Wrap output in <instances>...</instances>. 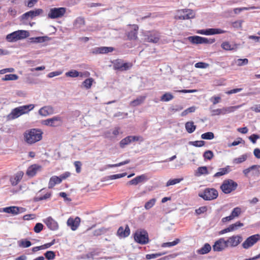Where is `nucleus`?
<instances>
[{
  "label": "nucleus",
  "mask_w": 260,
  "mask_h": 260,
  "mask_svg": "<svg viewBox=\"0 0 260 260\" xmlns=\"http://www.w3.org/2000/svg\"><path fill=\"white\" fill-rule=\"evenodd\" d=\"M44 225L41 223H37L36 224L34 230L36 233H39L43 229Z\"/></svg>",
  "instance_id": "obj_63"
},
{
  "label": "nucleus",
  "mask_w": 260,
  "mask_h": 260,
  "mask_svg": "<svg viewBox=\"0 0 260 260\" xmlns=\"http://www.w3.org/2000/svg\"><path fill=\"white\" fill-rule=\"evenodd\" d=\"M85 24L84 18L79 17L76 18L74 22V26L76 28H79L83 26Z\"/></svg>",
  "instance_id": "obj_34"
},
{
  "label": "nucleus",
  "mask_w": 260,
  "mask_h": 260,
  "mask_svg": "<svg viewBox=\"0 0 260 260\" xmlns=\"http://www.w3.org/2000/svg\"><path fill=\"white\" fill-rule=\"evenodd\" d=\"M29 36V33L28 31L18 30L7 35L6 40L10 42H15L18 40L24 39Z\"/></svg>",
  "instance_id": "obj_3"
},
{
  "label": "nucleus",
  "mask_w": 260,
  "mask_h": 260,
  "mask_svg": "<svg viewBox=\"0 0 260 260\" xmlns=\"http://www.w3.org/2000/svg\"><path fill=\"white\" fill-rule=\"evenodd\" d=\"M230 167L229 166H227L225 168H220L219 169V171L217 172L216 173H215L213 177L214 178L219 177L220 176L227 174L228 173H229L230 172Z\"/></svg>",
  "instance_id": "obj_30"
},
{
  "label": "nucleus",
  "mask_w": 260,
  "mask_h": 260,
  "mask_svg": "<svg viewBox=\"0 0 260 260\" xmlns=\"http://www.w3.org/2000/svg\"><path fill=\"white\" fill-rule=\"evenodd\" d=\"M80 73L76 71V70H71L66 73V76L67 77H77L79 76Z\"/></svg>",
  "instance_id": "obj_50"
},
{
  "label": "nucleus",
  "mask_w": 260,
  "mask_h": 260,
  "mask_svg": "<svg viewBox=\"0 0 260 260\" xmlns=\"http://www.w3.org/2000/svg\"><path fill=\"white\" fill-rule=\"evenodd\" d=\"M18 245L20 247L27 248L31 245V243L26 239H22L18 241Z\"/></svg>",
  "instance_id": "obj_38"
},
{
  "label": "nucleus",
  "mask_w": 260,
  "mask_h": 260,
  "mask_svg": "<svg viewBox=\"0 0 260 260\" xmlns=\"http://www.w3.org/2000/svg\"><path fill=\"white\" fill-rule=\"evenodd\" d=\"M18 79V76L16 74H7L3 77V81L16 80Z\"/></svg>",
  "instance_id": "obj_42"
},
{
  "label": "nucleus",
  "mask_w": 260,
  "mask_h": 260,
  "mask_svg": "<svg viewBox=\"0 0 260 260\" xmlns=\"http://www.w3.org/2000/svg\"><path fill=\"white\" fill-rule=\"evenodd\" d=\"M214 156L213 152L211 150H207L203 154L205 159L211 160Z\"/></svg>",
  "instance_id": "obj_53"
},
{
  "label": "nucleus",
  "mask_w": 260,
  "mask_h": 260,
  "mask_svg": "<svg viewBox=\"0 0 260 260\" xmlns=\"http://www.w3.org/2000/svg\"><path fill=\"white\" fill-rule=\"evenodd\" d=\"M28 39L29 42L30 43H40L49 41L50 38L47 36H42L29 38Z\"/></svg>",
  "instance_id": "obj_27"
},
{
  "label": "nucleus",
  "mask_w": 260,
  "mask_h": 260,
  "mask_svg": "<svg viewBox=\"0 0 260 260\" xmlns=\"http://www.w3.org/2000/svg\"><path fill=\"white\" fill-rule=\"evenodd\" d=\"M180 240L179 239L177 238V239H176L173 242L163 243L161 244V247H171L174 246L175 245H176L180 242Z\"/></svg>",
  "instance_id": "obj_39"
},
{
  "label": "nucleus",
  "mask_w": 260,
  "mask_h": 260,
  "mask_svg": "<svg viewBox=\"0 0 260 260\" xmlns=\"http://www.w3.org/2000/svg\"><path fill=\"white\" fill-rule=\"evenodd\" d=\"M156 200L155 198L151 199L149 201L147 202L144 206L146 210H149L155 204Z\"/></svg>",
  "instance_id": "obj_44"
},
{
  "label": "nucleus",
  "mask_w": 260,
  "mask_h": 260,
  "mask_svg": "<svg viewBox=\"0 0 260 260\" xmlns=\"http://www.w3.org/2000/svg\"><path fill=\"white\" fill-rule=\"evenodd\" d=\"M44 255L46 259L48 260H51L54 258L55 254L54 252L52 251H47L45 254Z\"/></svg>",
  "instance_id": "obj_56"
},
{
  "label": "nucleus",
  "mask_w": 260,
  "mask_h": 260,
  "mask_svg": "<svg viewBox=\"0 0 260 260\" xmlns=\"http://www.w3.org/2000/svg\"><path fill=\"white\" fill-rule=\"evenodd\" d=\"M241 213V209L239 207H236L234 208L232 211L230 215L232 216L233 219L235 217H238Z\"/></svg>",
  "instance_id": "obj_45"
},
{
  "label": "nucleus",
  "mask_w": 260,
  "mask_h": 260,
  "mask_svg": "<svg viewBox=\"0 0 260 260\" xmlns=\"http://www.w3.org/2000/svg\"><path fill=\"white\" fill-rule=\"evenodd\" d=\"M38 194L34 198V200L35 202H38L44 200H46L51 196V192H47L44 195L38 196Z\"/></svg>",
  "instance_id": "obj_37"
},
{
  "label": "nucleus",
  "mask_w": 260,
  "mask_h": 260,
  "mask_svg": "<svg viewBox=\"0 0 260 260\" xmlns=\"http://www.w3.org/2000/svg\"><path fill=\"white\" fill-rule=\"evenodd\" d=\"M260 166L259 165H253L247 169H246L243 171V174L245 176H247L248 173L252 170H256L255 173H253V175L258 177L260 175L259 171Z\"/></svg>",
  "instance_id": "obj_25"
},
{
  "label": "nucleus",
  "mask_w": 260,
  "mask_h": 260,
  "mask_svg": "<svg viewBox=\"0 0 260 260\" xmlns=\"http://www.w3.org/2000/svg\"><path fill=\"white\" fill-rule=\"evenodd\" d=\"M186 131L189 133H192L196 129V125L194 124L193 121H188L185 124Z\"/></svg>",
  "instance_id": "obj_32"
},
{
  "label": "nucleus",
  "mask_w": 260,
  "mask_h": 260,
  "mask_svg": "<svg viewBox=\"0 0 260 260\" xmlns=\"http://www.w3.org/2000/svg\"><path fill=\"white\" fill-rule=\"evenodd\" d=\"M62 118L59 116H55L51 118L45 120L43 124L52 127L60 125L62 123Z\"/></svg>",
  "instance_id": "obj_13"
},
{
  "label": "nucleus",
  "mask_w": 260,
  "mask_h": 260,
  "mask_svg": "<svg viewBox=\"0 0 260 260\" xmlns=\"http://www.w3.org/2000/svg\"><path fill=\"white\" fill-rule=\"evenodd\" d=\"M189 145L193 146L194 147H201L205 145V142L203 140L191 141L189 142Z\"/></svg>",
  "instance_id": "obj_47"
},
{
  "label": "nucleus",
  "mask_w": 260,
  "mask_h": 260,
  "mask_svg": "<svg viewBox=\"0 0 260 260\" xmlns=\"http://www.w3.org/2000/svg\"><path fill=\"white\" fill-rule=\"evenodd\" d=\"M214 137V135L212 132H207L201 135V138L204 140H212Z\"/></svg>",
  "instance_id": "obj_46"
},
{
  "label": "nucleus",
  "mask_w": 260,
  "mask_h": 260,
  "mask_svg": "<svg viewBox=\"0 0 260 260\" xmlns=\"http://www.w3.org/2000/svg\"><path fill=\"white\" fill-rule=\"evenodd\" d=\"M218 192L214 188H206L203 192L199 193V196L205 201H211L216 199L218 197Z\"/></svg>",
  "instance_id": "obj_6"
},
{
  "label": "nucleus",
  "mask_w": 260,
  "mask_h": 260,
  "mask_svg": "<svg viewBox=\"0 0 260 260\" xmlns=\"http://www.w3.org/2000/svg\"><path fill=\"white\" fill-rule=\"evenodd\" d=\"M139 140V137L138 136H128L120 141L119 145L121 148H123L132 142L138 141Z\"/></svg>",
  "instance_id": "obj_19"
},
{
  "label": "nucleus",
  "mask_w": 260,
  "mask_h": 260,
  "mask_svg": "<svg viewBox=\"0 0 260 260\" xmlns=\"http://www.w3.org/2000/svg\"><path fill=\"white\" fill-rule=\"evenodd\" d=\"M238 186V184L232 179H226L223 181L220 188L225 194L231 193L235 190Z\"/></svg>",
  "instance_id": "obj_7"
},
{
  "label": "nucleus",
  "mask_w": 260,
  "mask_h": 260,
  "mask_svg": "<svg viewBox=\"0 0 260 260\" xmlns=\"http://www.w3.org/2000/svg\"><path fill=\"white\" fill-rule=\"evenodd\" d=\"M43 132L40 129L31 128L26 131L23 135L25 141L32 144L40 141L42 139Z\"/></svg>",
  "instance_id": "obj_1"
},
{
  "label": "nucleus",
  "mask_w": 260,
  "mask_h": 260,
  "mask_svg": "<svg viewBox=\"0 0 260 260\" xmlns=\"http://www.w3.org/2000/svg\"><path fill=\"white\" fill-rule=\"evenodd\" d=\"M187 39L192 44H212L215 42V39H208L202 37L194 36L187 37Z\"/></svg>",
  "instance_id": "obj_8"
},
{
  "label": "nucleus",
  "mask_w": 260,
  "mask_h": 260,
  "mask_svg": "<svg viewBox=\"0 0 260 260\" xmlns=\"http://www.w3.org/2000/svg\"><path fill=\"white\" fill-rule=\"evenodd\" d=\"M165 253L156 252L155 253L148 254L146 255V258L147 259L156 258L159 256L164 255Z\"/></svg>",
  "instance_id": "obj_48"
},
{
  "label": "nucleus",
  "mask_w": 260,
  "mask_h": 260,
  "mask_svg": "<svg viewBox=\"0 0 260 260\" xmlns=\"http://www.w3.org/2000/svg\"><path fill=\"white\" fill-rule=\"evenodd\" d=\"M148 178L145 174H142L132 179L128 182V183L131 185H136L139 183L144 182L148 180Z\"/></svg>",
  "instance_id": "obj_22"
},
{
  "label": "nucleus",
  "mask_w": 260,
  "mask_h": 260,
  "mask_svg": "<svg viewBox=\"0 0 260 260\" xmlns=\"http://www.w3.org/2000/svg\"><path fill=\"white\" fill-rule=\"evenodd\" d=\"M35 108V105L29 104L18 107L13 109L11 112L8 115L9 119H16L21 115L28 113Z\"/></svg>",
  "instance_id": "obj_2"
},
{
  "label": "nucleus",
  "mask_w": 260,
  "mask_h": 260,
  "mask_svg": "<svg viewBox=\"0 0 260 260\" xmlns=\"http://www.w3.org/2000/svg\"><path fill=\"white\" fill-rule=\"evenodd\" d=\"M255 9V7H249V8H247V7H242V8H235L234 9V12L235 13V14H239L240 13H241L242 11H244V10H249L250 9Z\"/></svg>",
  "instance_id": "obj_54"
},
{
  "label": "nucleus",
  "mask_w": 260,
  "mask_h": 260,
  "mask_svg": "<svg viewBox=\"0 0 260 260\" xmlns=\"http://www.w3.org/2000/svg\"><path fill=\"white\" fill-rule=\"evenodd\" d=\"M207 211V206H202L195 210V212L197 215H200L206 212Z\"/></svg>",
  "instance_id": "obj_64"
},
{
  "label": "nucleus",
  "mask_w": 260,
  "mask_h": 260,
  "mask_svg": "<svg viewBox=\"0 0 260 260\" xmlns=\"http://www.w3.org/2000/svg\"><path fill=\"white\" fill-rule=\"evenodd\" d=\"M43 221L50 230L55 231L58 228V224L57 222L51 217H47L44 219Z\"/></svg>",
  "instance_id": "obj_20"
},
{
  "label": "nucleus",
  "mask_w": 260,
  "mask_h": 260,
  "mask_svg": "<svg viewBox=\"0 0 260 260\" xmlns=\"http://www.w3.org/2000/svg\"><path fill=\"white\" fill-rule=\"evenodd\" d=\"M242 240L243 238L241 236L236 235L233 236L229 238V239L225 241L228 247L229 246L236 247L242 241Z\"/></svg>",
  "instance_id": "obj_16"
},
{
  "label": "nucleus",
  "mask_w": 260,
  "mask_h": 260,
  "mask_svg": "<svg viewBox=\"0 0 260 260\" xmlns=\"http://www.w3.org/2000/svg\"><path fill=\"white\" fill-rule=\"evenodd\" d=\"M227 247L226 241L222 238L215 242L213 246V249L215 251H221Z\"/></svg>",
  "instance_id": "obj_18"
},
{
  "label": "nucleus",
  "mask_w": 260,
  "mask_h": 260,
  "mask_svg": "<svg viewBox=\"0 0 260 260\" xmlns=\"http://www.w3.org/2000/svg\"><path fill=\"white\" fill-rule=\"evenodd\" d=\"M134 240L138 243L146 244L149 242L148 234L144 229H138L134 235Z\"/></svg>",
  "instance_id": "obj_4"
},
{
  "label": "nucleus",
  "mask_w": 260,
  "mask_h": 260,
  "mask_svg": "<svg viewBox=\"0 0 260 260\" xmlns=\"http://www.w3.org/2000/svg\"><path fill=\"white\" fill-rule=\"evenodd\" d=\"M66 12V9L63 7L51 8L48 14V17L50 19L60 18L63 16Z\"/></svg>",
  "instance_id": "obj_9"
},
{
  "label": "nucleus",
  "mask_w": 260,
  "mask_h": 260,
  "mask_svg": "<svg viewBox=\"0 0 260 260\" xmlns=\"http://www.w3.org/2000/svg\"><path fill=\"white\" fill-rule=\"evenodd\" d=\"M93 81L92 78H88L83 82L82 84L86 89H89L92 85Z\"/></svg>",
  "instance_id": "obj_49"
},
{
  "label": "nucleus",
  "mask_w": 260,
  "mask_h": 260,
  "mask_svg": "<svg viewBox=\"0 0 260 260\" xmlns=\"http://www.w3.org/2000/svg\"><path fill=\"white\" fill-rule=\"evenodd\" d=\"M211 250V247L209 243H205L203 247L198 249L197 252L200 254H205L208 253Z\"/></svg>",
  "instance_id": "obj_31"
},
{
  "label": "nucleus",
  "mask_w": 260,
  "mask_h": 260,
  "mask_svg": "<svg viewBox=\"0 0 260 260\" xmlns=\"http://www.w3.org/2000/svg\"><path fill=\"white\" fill-rule=\"evenodd\" d=\"M242 107V105L230 106L228 107H223L221 109H212V107H210V110L212 113L211 115L212 116L220 115H225L226 114L234 112L236 110Z\"/></svg>",
  "instance_id": "obj_5"
},
{
  "label": "nucleus",
  "mask_w": 260,
  "mask_h": 260,
  "mask_svg": "<svg viewBox=\"0 0 260 260\" xmlns=\"http://www.w3.org/2000/svg\"><path fill=\"white\" fill-rule=\"evenodd\" d=\"M179 255L180 254L178 253H172L159 258L158 260H170L171 259L176 258V257Z\"/></svg>",
  "instance_id": "obj_51"
},
{
  "label": "nucleus",
  "mask_w": 260,
  "mask_h": 260,
  "mask_svg": "<svg viewBox=\"0 0 260 260\" xmlns=\"http://www.w3.org/2000/svg\"><path fill=\"white\" fill-rule=\"evenodd\" d=\"M23 209V208H19L16 206H10L3 208V211L6 213L16 215L18 214L20 210H22Z\"/></svg>",
  "instance_id": "obj_26"
},
{
  "label": "nucleus",
  "mask_w": 260,
  "mask_h": 260,
  "mask_svg": "<svg viewBox=\"0 0 260 260\" xmlns=\"http://www.w3.org/2000/svg\"><path fill=\"white\" fill-rule=\"evenodd\" d=\"M61 181V178L60 177L56 176L51 177L48 184L49 188H52L56 184L60 183Z\"/></svg>",
  "instance_id": "obj_28"
},
{
  "label": "nucleus",
  "mask_w": 260,
  "mask_h": 260,
  "mask_svg": "<svg viewBox=\"0 0 260 260\" xmlns=\"http://www.w3.org/2000/svg\"><path fill=\"white\" fill-rule=\"evenodd\" d=\"M41 168V167L40 165L36 164L32 165L28 168L26 174L29 177H33Z\"/></svg>",
  "instance_id": "obj_24"
},
{
  "label": "nucleus",
  "mask_w": 260,
  "mask_h": 260,
  "mask_svg": "<svg viewBox=\"0 0 260 260\" xmlns=\"http://www.w3.org/2000/svg\"><path fill=\"white\" fill-rule=\"evenodd\" d=\"M178 19L181 20L190 19L195 17V13L192 10L185 9L178 11Z\"/></svg>",
  "instance_id": "obj_10"
},
{
  "label": "nucleus",
  "mask_w": 260,
  "mask_h": 260,
  "mask_svg": "<svg viewBox=\"0 0 260 260\" xmlns=\"http://www.w3.org/2000/svg\"><path fill=\"white\" fill-rule=\"evenodd\" d=\"M132 29L125 32V36L127 37L126 40L129 41L136 40L138 39L137 35L139 26L137 24L132 25Z\"/></svg>",
  "instance_id": "obj_14"
},
{
  "label": "nucleus",
  "mask_w": 260,
  "mask_h": 260,
  "mask_svg": "<svg viewBox=\"0 0 260 260\" xmlns=\"http://www.w3.org/2000/svg\"><path fill=\"white\" fill-rule=\"evenodd\" d=\"M146 37V41L150 43H156L160 39L159 33L155 30L148 32Z\"/></svg>",
  "instance_id": "obj_17"
},
{
  "label": "nucleus",
  "mask_w": 260,
  "mask_h": 260,
  "mask_svg": "<svg viewBox=\"0 0 260 260\" xmlns=\"http://www.w3.org/2000/svg\"><path fill=\"white\" fill-rule=\"evenodd\" d=\"M174 99V96L169 92L164 94L160 98V100L163 102H168Z\"/></svg>",
  "instance_id": "obj_41"
},
{
  "label": "nucleus",
  "mask_w": 260,
  "mask_h": 260,
  "mask_svg": "<svg viewBox=\"0 0 260 260\" xmlns=\"http://www.w3.org/2000/svg\"><path fill=\"white\" fill-rule=\"evenodd\" d=\"M114 50V48L112 47H100V54H105L109 52H111Z\"/></svg>",
  "instance_id": "obj_43"
},
{
  "label": "nucleus",
  "mask_w": 260,
  "mask_h": 260,
  "mask_svg": "<svg viewBox=\"0 0 260 260\" xmlns=\"http://www.w3.org/2000/svg\"><path fill=\"white\" fill-rule=\"evenodd\" d=\"M235 62L238 66H243L246 65L248 63V59L247 58H239L235 60Z\"/></svg>",
  "instance_id": "obj_52"
},
{
  "label": "nucleus",
  "mask_w": 260,
  "mask_h": 260,
  "mask_svg": "<svg viewBox=\"0 0 260 260\" xmlns=\"http://www.w3.org/2000/svg\"><path fill=\"white\" fill-rule=\"evenodd\" d=\"M126 175V173H123L122 174H115V175H111L110 176H108V178L109 179L113 180V179H116L118 178H120L122 177H123Z\"/></svg>",
  "instance_id": "obj_60"
},
{
  "label": "nucleus",
  "mask_w": 260,
  "mask_h": 260,
  "mask_svg": "<svg viewBox=\"0 0 260 260\" xmlns=\"http://www.w3.org/2000/svg\"><path fill=\"white\" fill-rule=\"evenodd\" d=\"M221 47L225 50H235L237 49V45H231L228 42H224L221 44Z\"/></svg>",
  "instance_id": "obj_35"
},
{
  "label": "nucleus",
  "mask_w": 260,
  "mask_h": 260,
  "mask_svg": "<svg viewBox=\"0 0 260 260\" xmlns=\"http://www.w3.org/2000/svg\"><path fill=\"white\" fill-rule=\"evenodd\" d=\"M248 139L253 144H255L257 140L260 139V135L253 134L250 136Z\"/></svg>",
  "instance_id": "obj_61"
},
{
  "label": "nucleus",
  "mask_w": 260,
  "mask_h": 260,
  "mask_svg": "<svg viewBox=\"0 0 260 260\" xmlns=\"http://www.w3.org/2000/svg\"><path fill=\"white\" fill-rule=\"evenodd\" d=\"M260 240V235L255 234L248 237L242 243V247L244 249H248Z\"/></svg>",
  "instance_id": "obj_11"
},
{
  "label": "nucleus",
  "mask_w": 260,
  "mask_h": 260,
  "mask_svg": "<svg viewBox=\"0 0 260 260\" xmlns=\"http://www.w3.org/2000/svg\"><path fill=\"white\" fill-rule=\"evenodd\" d=\"M209 174V172L207 169V167L206 166L200 167L198 168L195 175L197 176H200L203 175H207Z\"/></svg>",
  "instance_id": "obj_33"
},
{
  "label": "nucleus",
  "mask_w": 260,
  "mask_h": 260,
  "mask_svg": "<svg viewBox=\"0 0 260 260\" xmlns=\"http://www.w3.org/2000/svg\"><path fill=\"white\" fill-rule=\"evenodd\" d=\"M132 67V63L130 62H123L120 59H116L114 63V68L115 70L120 71H127L130 69Z\"/></svg>",
  "instance_id": "obj_12"
},
{
  "label": "nucleus",
  "mask_w": 260,
  "mask_h": 260,
  "mask_svg": "<svg viewBox=\"0 0 260 260\" xmlns=\"http://www.w3.org/2000/svg\"><path fill=\"white\" fill-rule=\"evenodd\" d=\"M209 66V64L206 62H199L195 64L194 67L197 68L206 69Z\"/></svg>",
  "instance_id": "obj_62"
},
{
  "label": "nucleus",
  "mask_w": 260,
  "mask_h": 260,
  "mask_svg": "<svg viewBox=\"0 0 260 260\" xmlns=\"http://www.w3.org/2000/svg\"><path fill=\"white\" fill-rule=\"evenodd\" d=\"M195 110H196V107H194V106L190 107L187 108V109L185 110L184 111H183L181 113V116H186V115H187L189 113L194 112L195 111Z\"/></svg>",
  "instance_id": "obj_55"
},
{
  "label": "nucleus",
  "mask_w": 260,
  "mask_h": 260,
  "mask_svg": "<svg viewBox=\"0 0 260 260\" xmlns=\"http://www.w3.org/2000/svg\"><path fill=\"white\" fill-rule=\"evenodd\" d=\"M23 175L24 173L23 172H18L15 175L14 178L11 179V182L12 185L13 186L16 185L18 183V182L21 180Z\"/></svg>",
  "instance_id": "obj_29"
},
{
  "label": "nucleus",
  "mask_w": 260,
  "mask_h": 260,
  "mask_svg": "<svg viewBox=\"0 0 260 260\" xmlns=\"http://www.w3.org/2000/svg\"><path fill=\"white\" fill-rule=\"evenodd\" d=\"M247 156L246 154H243L238 158H235L234 162L236 164H241L245 161L247 159Z\"/></svg>",
  "instance_id": "obj_57"
},
{
  "label": "nucleus",
  "mask_w": 260,
  "mask_h": 260,
  "mask_svg": "<svg viewBox=\"0 0 260 260\" xmlns=\"http://www.w3.org/2000/svg\"><path fill=\"white\" fill-rule=\"evenodd\" d=\"M182 179H170L166 183V186H169L170 185H175L177 183H179Z\"/></svg>",
  "instance_id": "obj_59"
},
{
  "label": "nucleus",
  "mask_w": 260,
  "mask_h": 260,
  "mask_svg": "<svg viewBox=\"0 0 260 260\" xmlns=\"http://www.w3.org/2000/svg\"><path fill=\"white\" fill-rule=\"evenodd\" d=\"M243 226V223L241 222L240 221H237L234 224H232L230 225V228L232 231L237 230L238 228L241 227Z\"/></svg>",
  "instance_id": "obj_58"
},
{
  "label": "nucleus",
  "mask_w": 260,
  "mask_h": 260,
  "mask_svg": "<svg viewBox=\"0 0 260 260\" xmlns=\"http://www.w3.org/2000/svg\"><path fill=\"white\" fill-rule=\"evenodd\" d=\"M80 218L76 217L75 218L70 217L68 219L67 224L73 231H75L79 226Z\"/></svg>",
  "instance_id": "obj_21"
},
{
  "label": "nucleus",
  "mask_w": 260,
  "mask_h": 260,
  "mask_svg": "<svg viewBox=\"0 0 260 260\" xmlns=\"http://www.w3.org/2000/svg\"><path fill=\"white\" fill-rule=\"evenodd\" d=\"M50 110L49 107H44L39 110V113L42 116H46L50 114Z\"/></svg>",
  "instance_id": "obj_40"
},
{
  "label": "nucleus",
  "mask_w": 260,
  "mask_h": 260,
  "mask_svg": "<svg viewBox=\"0 0 260 260\" xmlns=\"http://www.w3.org/2000/svg\"><path fill=\"white\" fill-rule=\"evenodd\" d=\"M117 234L121 238L128 237L130 234V229L128 225L126 224L124 229L122 226L119 227L117 230Z\"/></svg>",
  "instance_id": "obj_23"
},
{
  "label": "nucleus",
  "mask_w": 260,
  "mask_h": 260,
  "mask_svg": "<svg viewBox=\"0 0 260 260\" xmlns=\"http://www.w3.org/2000/svg\"><path fill=\"white\" fill-rule=\"evenodd\" d=\"M43 12V10L42 9L31 10L22 14L21 18L22 20H27L29 18L33 19L34 17L40 15Z\"/></svg>",
  "instance_id": "obj_15"
},
{
  "label": "nucleus",
  "mask_w": 260,
  "mask_h": 260,
  "mask_svg": "<svg viewBox=\"0 0 260 260\" xmlns=\"http://www.w3.org/2000/svg\"><path fill=\"white\" fill-rule=\"evenodd\" d=\"M145 98L144 96H139L136 99L132 101L130 105L134 107L139 106L144 102Z\"/></svg>",
  "instance_id": "obj_36"
}]
</instances>
